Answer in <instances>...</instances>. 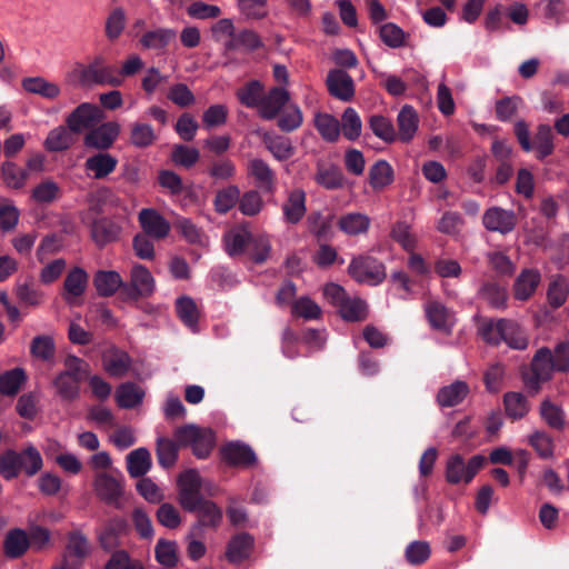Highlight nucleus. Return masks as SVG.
I'll return each instance as SVG.
<instances>
[{
  "instance_id": "nucleus-1",
  "label": "nucleus",
  "mask_w": 569,
  "mask_h": 569,
  "mask_svg": "<svg viewBox=\"0 0 569 569\" xmlns=\"http://www.w3.org/2000/svg\"><path fill=\"white\" fill-rule=\"evenodd\" d=\"M72 74L82 86H111L122 84V78L117 70L106 62L102 56H96L88 64H78Z\"/></svg>"
},
{
  "instance_id": "nucleus-2",
  "label": "nucleus",
  "mask_w": 569,
  "mask_h": 569,
  "mask_svg": "<svg viewBox=\"0 0 569 569\" xmlns=\"http://www.w3.org/2000/svg\"><path fill=\"white\" fill-rule=\"evenodd\" d=\"M173 437L180 447L190 446L193 455L199 459H204L211 453L216 436L210 428H200L196 425H186L174 430Z\"/></svg>"
},
{
  "instance_id": "nucleus-3",
  "label": "nucleus",
  "mask_w": 569,
  "mask_h": 569,
  "mask_svg": "<svg viewBox=\"0 0 569 569\" xmlns=\"http://www.w3.org/2000/svg\"><path fill=\"white\" fill-rule=\"evenodd\" d=\"M349 274L360 283L377 286L386 278L383 264L369 256L353 258L348 267Z\"/></svg>"
},
{
  "instance_id": "nucleus-4",
  "label": "nucleus",
  "mask_w": 569,
  "mask_h": 569,
  "mask_svg": "<svg viewBox=\"0 0 569 569\" xmlns=\"http://www.w3.org/2000/svg\"><path fill=\"white\" fill-rule=\"evenodd\" d=\"M200 475L197 470L190 469L182 472L178 478V500L187 511H196V508L204 500L201 492Z\"/></svg>"
},
{
  "instance_id": "nucleus-5",
  "label": "nucleus",
  "mask_w": 569,
  "mask_h": 569,
  "mask_svg": "<svg viewBox=\"0 0 569 569\" xmlns=\"http://www.w3.org/2000/svg\"><path fill=\"white\" fill-rule=\"evenodd\" d=\"M485 461L486 458L483 456L476 455L466 463L460 455H453L447 461L446 479L450 483H459L461 481L468 483L482 468Z\"/></svg>"
},
{
  "instance_id": "nucleus-6",
  "label": "nucleus",
  "mask_w": 569,
  "mask_h": 569,
  "mask_svg": "<svg viewBox=\"0 0 569 569\" xmlns=\"http://www.w3.org/2000/svg\"><path fill=\"white\" fill-rule=\"evenodd\" d=\"M553 371H558L553 352L549 348H540L532 359V375L526 379V383L533 391H538L540 383L548 381Z\"/></svg>"
},
{
  "instance_id": "nucleus-7",
  "label": "nucleus",
  "mask_w": 569,
  "mask_h": 569,
  "mask_svg": "<svg viewBox=\"0 0 569 569\" xmlns=\"http://www.w3.org/2000/svg\"><path fill=\"white\" fill-rule=\"evenodd\" d=\"M124 478L120 471H99L93 479L96 495L107 503H117L123 493Z\"/></svg>"
},
{
  "instance_id": "nucleus-8",
  "label": "nucleus",
  "mask_w": 569,
  "mask_h": 569,
  "mask_svg": "<svg viewBox=\"0 0 569 569\" xmlns=\"http://www.w3.org/2000/svg\"><path fill=\"white\" fill-rule=\"evenodd\" d=\"M156 288L151 272L142 264H134L130 272V282L123 286V296L127 299L137 300L140 297H149Z\"/></svg>"
},
{
  "instance_id": "nucleus-9",
  "label": "nucleus",
  "mask_w": 569,
  "mask_h": 569,
  "mask_svg": "<svg viewBox=\"0 0 569 569\" xmlns=\"http://www.w3.org/2000/svg\"><path fill=\"white\" fill-rule=\"evenodd\" d=\"M120 134V124L108 121L90 130L83 139L86 147L97 150H107L112 147Z\"/></svg>"
},
{
  "instance_id": "nucleus-10",
  "label": "nucleus",
  "mask_w": 569,
  "mask_h": 569,
  "mask_svg": "<svg viewBox=\"0 0 569 569\" xmlns=\"http://www.w3.org/2000/svg\"><path fill=\"white\" fill-rule=\"evenodd\" d=\"M103 118L99 107L91 103H81L67 118V124L73 132H80L82 129L90 128Z\"/></svg>"
},
{
  "instance_id": "nucleus-11",
  "label": "nucleus",
  "mask_w": 569,
  "mask_h": 569,
  "mask_svg": "<svg viewBox=\"0 0 569 569\" xmlns=\"http://www.w3.org/2000/svg\"><path fill=\"white\" fill-rule=\"evenodd\" d=\"M220 453L222 459L230 466L249 467L257 461L252 448L241 441H231L226 443Z\"/></svg>"
},
{
  "instance_id": "nucleus-12",
  "label": "nucleus",
  "mask_w": 569,
  "mask_h": 569,
  "mask_svg": "<svg viewBox=\"0 0 569 569\" xmlns=\"http://www.w3.org/2000/svg\"><path fill=\"white\" fill-rule=\"evenodd\" d=\"M331 96L342 101H350L355 96L352 78L343 70L333 69L329 71L326 80Z\"/></svg>"
},
{
  "instance_id": "nucleus-13",
  "label": "nucleus",
  "mask_w": 569,
  "mask_h": 569,
  "mask_svg": "<svg viewBox=\"0 0 569 569\" xmlns=\"http://www.w3.org/2000/svg\"><path fill=\"white\" fill-rule=\"evenodd\" d=\"M482 222L489 231L506 234L512 231L516 227V216L513 211L492 207L483 213Z\"/></svg>"
},
{
  "instance_id": "nucleus-14",
  "label": "nucleus",
  "mask_w": 569,
  "mask_h": 569,
  "mask_svg": "<svg viewBox=\"0 0 569 569\" xmlns=\"http://www.w3.org/2000/svg\"><path fill=\"white\" fill-rule=\"evenodd\" d=\"M138 218L146 236L153 239H163L168 236L170 223L154 209H142Z\"/></svg>"
},
{
  "instance_id": "nucleus-15",
  "label": "nucleus",
  "mask_w": 569,
  "mask_h": 569,
  "mask_svg": "<svg viewBox=\"0 0 569 569\" xmlns=\"http://www.w3.org/2000/svg\"><path fill=\"white\" fill-rule=\"evenodd\" d=\"M121 231V224L111 218L97 219L91 224V238L99 247L118 240Z\"/></svg>"
},
{
  "instance_id": "nucleus-16",
  "label": "nucleus",
  "mask_w": 569,
  "mask_h": 569,
  "mask_svg": "<svg viewBox=\"0 0 569 569\" xmlns=\"http://www.w3.org/2000/svg\"><path fill=\"white\" fill-rule=\"evenodd\" d=\"M177 32L172 28L159 27L146 31L139 42L142 49L164 52L166 48L176 40Z\"/></svg>"
},
{
  "instance_id": "nucleus-17",
  "label": "nucleus",
  "mask_w": 569,
  "mask_h": 569,
  "mask_svg": "<svg viewBox=\"0 0 569 569\" xmlns=\"http://www.w3.org/2000/svg\"><path fill=\"white\" fill-rule=\"evenodd\" d=\"M118 164V159L108 152H98L87 158L84 170L89 177L104 179L111 174Z\"/></svg>"
},
{
  "instance_id": "nucleus-18",
  "label": "nucleus",
  "mask_w": 569,
  "mask_h": 569,
  "mask_svg": "<svg viewBox=\"0 0 569 569\" xmlns=\"http://www.w3.org/2000/svg\"><path fill=\"white\" fill-rule=\"evenodd\" d=\"M290 99L289 92L281 87L272 88L264 97H262L259 108V114L267 120L274 119L280 110L288 103Z\"/></svg>"
},
{
  "instance_id": "nucleus-19",
  "label": "nucleus",
  "mask_w": 569,
  "mask_h": 569,
  "mask_svg": "<svg viewBox=\"0 0 569 569\" xmlns=\"http://www.w3.org/2000/svg\"><path fill=\"white\" fill-rule=\"evenodd\" d=\"M89 553V543L84 536L81 533H72L68 539L63 559L66 566H70L73 569H80L83 559Z\"/></svg>"
},
{
  "instance_id": "nucleus-20",
  "label": "nucleus",
  "mask_w": 569,
  "mask_h": 569,
  "mask_svg": "<svg viewBox=\"0 0 569 569\" xmlns=\"http://www.w3.org/2000/svg\"><path fill=\"white\" fill-rule=\"evenodd\" d=\"M93 286L101 297H111L119 289L123 293L124 282L121 276L113 270H99L93 277Z\"/></svg>"
},
{
  "instance_id": "nucleus-21",
  "label": "nucleus",
  "mask_w": 569,
  "mask_h": 569,
  "mask_svg": "<svg viewBox=\"0 0 569 569\" xmlns=\"http://www.w3.org/2000/svg\"><path fill=\"white\" fill-rule=\"evenodd\" d=\"M102 365L110 376L120 378L128 372L131 360L127 352L111 348L103 353Z\"/></svg>"
},
{
  "instance_id": "nucleus-22",
  "label": "nucleus",
  "mask_w": 569,
  "mask_h": 569,
  "mask_svg": "<svg viewBox=\"0 0 569 569\" xmlns=\"http://www.w3.org/2000/svg\"><path fill=\"white\" fill-rule=\"evenodd\" d=\"M88 284V273L79 267L69 271L64 279L63 297L68 303H73L74 300L83 295Z\"/></svg>"
},
{
  "instance_id": "nucleus-23",
  "label": "nucleus",
  "mask_w": 569,
  "mask_h": 569,
  "mask_svg": "<svg viewBox=\"0 0 569 569\" xmlns=\"http://www.w3.org/2000/svg\"><path fill=\"white\" fill-rule=\"evenodd\" d=\"M541 276L536 269H525L513 284L515 298L521 301L529 299L540 283Z\"/></svg>"
},
{
  "instance_id": "nucleus-24",
  "label": "nucleus",
  "mask_w": 569,
  "mask_h": 569,
  "mask_svg": "<svg viewBox=\"0 0 569 569\" xmlns=\"http://www.w3.org/2000/svg\"><path fill=\"white\" fill-rule=\"evenodd\" d=\"M425 311L430 325L438 330L450 331L455 323L453 315L440 302L430 301L426 305Z\"/></svg>"
},
{
  "instance_id": "nucleus-25",
  "label": "nucleus",
  "mask_w": 569,
  "mask_h": 569,
  "mask_svg": "<svg viewBox=\"0 0 569 569\" xmlns=\"http://www.w3.org/2000/svg\"><path fill=\"white\" fill-rule=\"evenodd\" d=\"M22 88L32 94L53 100L61 93L59 84L51 82L43 77H28L21 82Z\"/></svg>"
},
{
  "instance_id": "nucleus-26",
  "label": "nucleus",
  "mask_w": 569,
  "mask_h": 569,
  "mask_svg": "<svg viewBox=\"0 0 569 569\" xmlns=\"http://www.w3.org/2000/svg\"><path fill=\"white\" fill-rule=\"evenodd\" d=\"M469 393L466 382L457 380L449 386L442 387L437 395V402L440 407H455L461 403Z\"/></svg>"
},
{
  "instance_id": "nucleus-27",
  "label": "nucleus",
  "mask_w": 569,
  "mask_h": 569,
  "mask_svg": "<svg viewBox=\"0 0 569 569\" xmlns=\"http://www.w3.org/2000/svg\"><path fill=\"white\" fill-rule=\"evenodd\" d=\"M248 172L254 179L258 188L266 192L274 189V173L261 159H252L248 164Z\"/></svg>"
},
{
  "instance_id": "nucleus-28",
  "label": "nucleus",
  "mask_w": 569,
  "mask_h": 569,
  "mask_svg": "<svg viewBox=\"0 0 569 569\" xmlns=\"http://www.w3.org/2000/svg\"><path fill=\"white\" fill-rule=\"evenodd\" d=\"M306 210L305 191L301 189L292 190L282 207L286 221L290 223L299 222L303 218Z\"/></svg>"
},
{
  "instance_id": "nucleus-29",
  "label": "nucleus",
  "mask_w": 569,
  "mask_h": 569,
  "mask_svg": "<svg viewBox=\"0 0 569 569\" xmlns=\"http://www.w3.org/2000/svg\"><path fill=\"white\" fill-rule=\"evenodd\" d=\"M128 473L132 478L143 477L152 466V459L147 448L132 450L126 458Z\"/></svg>"
},
{
  "instance_id": "nucleus-30",
  "label": "nucleus",
  "mask_w": 569,
  "mask_h": 569,
  "mask_svg": "<svg viewBox=\"0 0 569 569\" xmlns=\"http://www.w3.org/2000/svg\"><path fill=\"white\" fill-rule=\"evenodd\" d=\"M253 548V538L249 533H239L234 536L228 543L227 559L230 562L238 563L247 559Z\"/></svg>"
},
{
  "instance_id": "nucleus-31",
  "label": "nucleus",
  "mask_w": 569,
  "mask_h": 569,
  "mask_svg": "<svg viewBox=\"0 0 569 569\" xmlns=\"http://www.w3.org/2000/svg\"><path fill=\"white\" fill-rule=\"evenodd\" d=\"M143 398L144 390L133 382L122 383L116 390V401L123 409L138 407Z\"/></svg>"
},
{
  "instance_id": "nucleus-32",
  "label": "nucleus",
  "mask_w": 569,
  "mask_h": 569,
  "mask_svg": "<svg viewBox=\"0 0 569 569\" xmlns=\"http://www.w3.org/2000/svg\"><path fill=\"white\" fill-rule=\"evenodd\" d=\"M251 232L247 227L230 230L223 237L224 248L229 256H239L247 252Z\"/></svg>"
},
{
  "instance_id": "nucleus-33",
  "label": "nucleus",
  "mask_w": 569,
  "mask_h": 569,
  "mask_svg": "<svg viewBox=\"0 0 569 569\" xmlns=\"http://www.w3.org/2000/svg\"><path fill=\"white\" fill-rule=\"evenodd\" d=\"M81 377L70 375V372H60L53 380L56 393L63 400H74L80 392Z\"/></svg>"
},
{
  "instance_id": "nucleus-34",
  "label": "nucleus",
  "mask_w": 569,
  "mask_h": 569,
  "mask_svg": "<svg viewBox=\"0 0 569 569\" xmlns=\"http://www.w3.org/2000/svg\"><path fill=\"white\" fill-rule=\"evenodd\" d=\"M398 137L401 141H410L418 129V114L410 106H405L398 113Z\"/></svg>"
},
{
  "instance_id": "nucleus-35",
  "label": "nucleus",
  "mask_w": 569,
  "mask_h": 569,
  "mask_svg": "<svg viewBox=\"0 0 569 569\" xmlns=\"http://www.w3.org/2000/svg\"><path fill=\"white\" fill-rule=\"evenodd\" d=\"M72 132L69 127L63 126L50 130L43 142L44 148L50 152L67 150L74 142Z\"/></svg>"
},
{
  "instance_id": "nucleus-36",
  "label": "nucleus",
  "mask_w": 569,
  "mask_h": 569,
  "mask_svg": "<svg viewBox=\"0 0 569 569\" xmlns=\"http://www.w3.org/2000/svg\"><path fill=\"white\" fill-rule=\"evenodd\" d=\"M338 226L346 234L357 236L367 232L370 226V219L365 213L349 212L339 218Z\"/></svg>"
},
{
  "instance_id": "nucleus-37",
  "label": "nucleus",
  "mask_w": 569,
  "mask_h": 569,
  "mask_svg": "<svg viewBox=\"0 0 569 569\" xmlns=\"http://www.w3.org/2000/svg\"><path fill=\"white\" fill-rule=\"evenodd\" d=\"M315 180L329 190L342 188L345 184V176L336 166L318 164Z\"/></svg>"
},
{
  "instance_id": "nucleus-38",
  "label": "nucleus",
  "mask_w": 569,
  "mask_h": 569,
  "mask_svg": "<svg viewBox=\"0 0 569 569\" xmlns=\"http://www.w3.org/2000/svg\"><path fill=\"white\" fill-rule=\"evenodd\" d=\"M393 181V169L386 160L377 161L369 169V183L375 190H381Z\"/></svg>"
},
{
  "instance_id": "nucleus-39",
  "label": "nucleus",
  "mask_w": 569,
  "mask_h": 569,
  "mask_svg": "<svg viewBox=\"0 0 569 569\" xmlns=\"http://www.w3.org/2000/svg\"><path fill=\"white\" fill-rule=\"evenodd\" d=\"M29 547L27 533L21 529L10 530L4 539V553L9 558H18L22 556Z\"/></svg>"
},
{
  "instance_id": "nucleus-40",
  "label": "nucleus",
  "mask_w": 569,
  "mask_h": 569,
  "mask_svg": "<svg viewBox=\"0 0 569 569\" xmlns=\"http://www.w3.org/2000/svg\"><path fill=\"white\" fill-rule=\"evenodd\" d=\"M338 311L347 321H362L368 315L366 302L357 297H347Z\"/></svg>"
},
{
  "instance_id": "nucleus-41",
  "label": "nucleus",
  "mask_w": 569,
  "mask_h": 569,
  "mask_svg": "<svg viewBox=\"0 0 569 569\" xmlns=\"http://www.w3.org/2000/svg\"><path fill=\"white\" fill-rule=\"evenodd\" d=\"M27 379L22 368H13L0 375V393L14 396Z\"/></svg>"
},
{
  "instance_id": "nucleus-42",
  "label": "nucleus",
  "mask_w": 569,
  "mask_h": 569,
  "mask_svg": "<svg viewBox=\"0 0 569 569\" xmlns=\"http://www.w3.org/2000/svg\"><path fill=\"white\" fill-rule=\"evenodd\" d=\"M513 327H508V320L500 319L497 321L485 320L479 327V335L490 345H498L502 341L505 330H512Z\"/></svg>"
},
{
  "instance_id": "nucleus-43",
  "label": "nucleus",
  "mask_w": 569,
  "mask_h": 569,
  "mask_svg": "<svg viewBox=\"0 0 569 569\" xmlns=\"http://www.w3.org/2000/svg\"><path fill=\"white\" fill-rule=\"evenodd\" d=\"M270 251L271 243L267 234L251 233V239L248 243L247 252L254 262H264L269 258Z\"/></svg>"
},
{
  "instance_id": "nucleus-44",
  "label": "nucleus",
  "mask_w": 569,
  "mask_h": 569,
  "mask_svg": "<svg viewBox=\"0 0 569 569\" xmlns=\"http://www.w3.org/2000/svg\"><path fill=\"white\" fill-rule=\"evenodd\" d=\"M1 176L3 183L10 189L23 188L28 179V172L11 161L2 163Z\"/></svg>"
},
{
  "instance_id": "nucleus-45",
  "label": "nucleus",
  "mask_w": 569,
  "mask_h": 569,
  "mask_svg": "<svg viewBox=\"0 0 569 569\" xmlns=\"http://www.w3.org/2000/svg\"><path fill=\"white\" fill-rule=\"evenodd\" d=\"M177 313L180 320L193 331L197 330L199 310L193 299L181 297L176 302Z\"/></svg>"
},
{
  "instance_id": "nucleus-46",
  "label": "nucleus",
  "mask_w": 569,
  "mask_h": 569,
  "mask_svg": "<svg viewBox=\"0 0 569 569\" xmlns=\"http://www.w3.org/2000/svg\"><path fill=\"white\" fill-rule=\"evenodd\" d=\"M127 23L126 11L118 7L112 9L107 16L104 23V33L110 41L117 40L123 32Z\"/></svg>"
},
{
  "instance_id": "nucleus-47",
  "label": "nucleus",
  "mask_w": 569,
  "mask_h": 569,
  "mask_svg": "<svg viewBox=\"0 0 569 569\" xmlns=\"http://www.w3.org/2000/svg\"><path fill=\"white\" fill-rule=\"evenodd\" d=\"M199 518V526L217 527L222 520V510L211 500H202L196 511Z\"/></svg>"
},
{
  "instance_id": "nucleus-48",
  "label": "nucleus",
  "mask_w": 569,
  "mask_h": 569,
  "mask_svg": "<svg viewBox=\"0 0 569 569\" xmlns=\"http://www.w3.org/2000/svg\"><path fill=\"white\" fill-rule=\"evenodd\" d=\"M528 441L540 458L549 459L553 457L556 445L548 432L537 430L529 436Z\"/></svg>"
},
{
  "instance_id": "nucleus-49",
  "label": "nucleus",
  "mask_w": 569,
  "mask_h": 569,
  "mask_svg": "<svg viewBox=\"0 0 569 569\" xmlns=\"http://www.w3.org/2000/svg\"><path fill=\"white\" fill-rule=\"evenodd\" d=\"M508 417L513 420L523 418L529 411L527 398L520 392H508L503 398Z\"/></svg>"
},
{
  "instance_id": "nucleus-50",
  "label": "nucleus",
  "mask_w": 569,
  "mask_h": 569,
  "mask_svg": "<svg viewBox=\"0 0 569 569\" xmlns=\"http://www.w3.org/2000/svg\"><path fill=\"white\" fill-rule=\"evenodd\" d=\"M260 46L261 41L258 34L254 31L248 29H243L239 32L234 31L233 38H231V40L226 41V49L228 50H254Z\"/></svg>"
},
{
  "instance_id": "nucleus-51",
  "label": "nucleus",
  "mask_w": 569,
  "mask_h": 569,
  "mask_svg": "<svg viewBox=\"0 0 569 569\" xmlns=\"http://www.w3.org/2000/svg\"><path fill=\"white\" fill-rule=\"evenodd\" d=\"M362 130V122L358 112L349 107L347 108L341 117V131L346 139L357 140Z\"/></svg>"
},
{
  "instance_id": "nucleus-52",
  "label": "nucleus",
  "mask_w": 569,
  "mask_h": 569,
  "mask_svg": "<svg viewBox=\"0 0 569 569\" xmlns=\"http://www.w3.org/2000/svg\"><path fill=\"white\" fill-rule=\"evenodd\" d=\"M568 293L569 286L566 278L561 274L552 277L547 292L550 306L553 308L561 307L566 302Z\"/></svg>"
},
{
  "instance_id": "nucleus-53",
  "label": "nucleus",
  "mask_w": 569,
  "mask_h": 569,
  "mask_svg": "<svg viewBox=\"0 0 569 569\" xmlns=\"http://www.w3.org/2000/svg\"><path fill=\"white\" fill-rule=\"evenodd\" d=\"M180 445L174 440L168 438H159L157 440V458L160 466L170 468L173 466L178 458V447Z\"/></svg>"
},
{
  "instance_id": "nucleus-54",
  "label": "nucleus",
  "mask_w": 569,
  "mask_h": 569,
  "mask_svg": "<svg viewBox=\"0 0 569 569\" xmlns=\"http://www.w3.org/2000/svg\"><path fill=\"white\" fill-rule=\"evenodd\" d=\"M157 139L153 128L144 122H134L130 130V142L137 148H147Z\"/></svg>"
},
{
  "instance_id": "nucleus-55",
  "label": "nucleus",
  "mask_w": 569,
  "mask_h": 569,
  "mask_svg": "<svg viewBox=\"0 0 569 569\" xmlns=\"http://www.w3.org/2000/svg\"><path fill=\"white\" fill-rule=\"evenodd\" d=\"M540 416L550 428L561 430L565 427V413L562 409L549 399L541 402Z\"/></svg>"
},
{
  "instance_id": "nucleus-56",
  "label": "nucleus",
  "mask_w": 569,
  "mask_h": 569,
  "mask_svg": "<svg viewBox=\"0 0 569 569\" xmlns=\"http://www.w3.org/2000/svg\"><path fill=\"white\" fill-rule=\"evenodd\" d=\"M240 189L237 186H228L216 194L213 206L218 213H227L239 202Z\"/></svg>"
},
{
  "instance_id": "nucleus-57",
  "label": "nucleus",
  "mask_w": 569,
  "mask_h": 569,
  "mask_svg": "<svg viewBox=\"0 0 569 569\" xmlns=\"http://www.w3.org/2000/svg\"><path fill=\"white\" fill-rule=\"evenodd\" d=\"M315 124L327 141H336L340 133L339 121L328 113H317L315 118Z\"/></svg>"
},
{
  "instance_id": "nucleus-58",
  "label": "nucleus",
  "mask_w": 569,
  "mask_h": 569,
  "mask_svg": "<svg viewBox=\"0 0 569 569\" xmlns=\"http://www.w3.org/2000/svg\"><path fill=\"white\" fill-rule=\"evenodd\" d=\"M157 561L164 567H174L178 562L176 541L159 539L154 548Z\"/></svg>"
},
{
  "instance_id": "nucleus-59",
  "label": "nucleus",
  "mask_w": 569,
  "mask_h": 569,
  "mask_svg": "<svg viewBox=\"0 0 569 569\" xmlns=\"http://www.w3.org/2000/svg\"><path fill=\"white\" fill-rule=\"evenodd\" d=\"M533 146L537 151V157L543 159L551 154L553 151V134L551 127L548 124H540L537 129Z\"/></svg>"
},
{
  "instance_id": "nucleus-60",
  "label": "nucleus",
  "mask_w": 569,
  "mask_h": 569,
  "mask_svg": "<svg viewBox=\"0 0 569 569\" xmlns=\"http://www.w3.org/2000/svg\"><path fill=\"white\" fill-rule=\"evenodd\" d=\"M14 292L20 302L29 307H38L43 301V292L28 282H18Z\"/></svg>"
},
{
  "instance_id": "nucleus-61",
  "label": "nucleus",
  "mask_w": 569,
  "mask_h": 569,
  "mask_svg": "<svg viewBox=\"0 0 569 569\" xmlns=\"http://www.w3.org/2000/svg\"><path fill=\"white\" fill-rule=\"evenodd\" d=\"M20 212L13 202L6 198H0V228L3 231H10L16 228L19 221Z\"/></svg>"
},
{
  "instance_id": "nucleus-62",
  "label": "nucleus",
  "mask_w": 569,
  "mask_h": 569,
  "mask_svg": "<svg viewBox=\"0 0 569 569\" xmlns=\"http://www.w3.org/2000/svg\"><path fill=\"white\" fill-rule=\"evenodd\" d=\"M369 126L375 136L385 142H392L397 138L393 124L383 116H372L369 120Z\"/></svg>"
},
{
  "instance_id": "nucleus-63",
  "label": "nucleus",
  "mask_w": 569,
  "mask_h": 569,
  "mask_svg": "<svg viewBox=\"0 0 569 569\" xmlns=\"http://www.w3.org/2000/svg\"><path fill=\"white\" fill-rule=\"evenodd\" d=\"M391 238L408 252H412L416 248V236L411 232L410 227L405 222H397L392 227Z\"/></svg>"
},
{
  "instance_id": "nucleus-64",
  "label": "nucleus",
  "mask_w": 569,
  "mask_h": 569,
  "mask_svg": "<svg viewBox=\"0 0 569 569\" xmlns=\"http://www.w3.org/2000/svg\"><path fill=\"white\" fill-rule=\"evenodd\" d=\"M104 569H144L141 561L131 559L124 550L112 553Z\"/></svg>"
}]
</instances>
